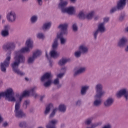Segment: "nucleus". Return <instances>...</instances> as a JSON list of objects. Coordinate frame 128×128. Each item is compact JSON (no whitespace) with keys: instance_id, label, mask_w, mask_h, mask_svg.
<instances>
[{"instance_id":"7ed1b4c3","label":"nucleus","mask_w":128,"mask_h":128,"mask_svg":"<svg viewBox=\"0 0 128 128\" xmlns=\"http://www.w3.org/2000/svg\"><path fill=\"white\" fill-rule=\"evenodd\" d=\"M126 6V0H118L116 2V6L111 8L109 10L110 14H113L118 10H122Z\"/></svg>"},{"instance_id":"680f3d73","label":"nucleus","mask_w":128,"mask_h":128,"mask_svg":"<svg viewBox=\"0 0 128 128\" xmlns=\"http://www.w3.org/2000/svg\"><path fill=\"white\" fill-rule=\"evenodd\" d=\"M29 112H34V108H30V109H29Z\"/></svg>"},{"instance_id":"c756f323","label":"nucleus","mask_w":128,"mask_h":128,"mask_svg":"<svg viewBox=\"0 0 128 128\" xmlns=\"http://www.w3.org/2000/svg\"><path fill=\"white\" fill-rule=\"evenodd\" d=\"M58 39L56 38L52 43V50H58Z\"/></svg>"},{"instance_id":"1a4fd4ad","label":"nucleus","mask_w":128,"mask_h":128,"mask_svg":"<svg viewBox=\"0 0 128 128\" xmlns=\"http://www.w3.org/2000/svg\"><path fill=\"white\" fill-rule=\"evenodd\" d=\"M10 25H6L4 26V28L0 32V35L2 38H8L10 36Z\"/></svg>"},{"instance_id":"72a5a7b5","label":"nucleus","mask_w":128,"mask_h":128,"mask_svg":"<svg viewBox=\"0 0 128 128\" xmlns=\"http://www.w3.org/2000/svg\"><path fill=\"white\" fill-rule=\"evenodd\" d=\"M19 126L21 128H26L28 126V124L26 121H22L19 122Z\"/></svg>"},{"instance_id":"69168bd1","label":"nucleus","mask_w":128,"mask_h":128,"mask_svg":"<svg viewBox=\"0 0 128 128\" xmlns=\"http://www.w3.org/2000/svg\"><path fill=\"white\" fill-rule=\"evenodd\" d=\"M62 70H64V72H66V67H63L61 69Z\"/></svg>"},{"instance_id":"e2e57ef3","label":"nucleus","mask_w":128,"mask_h":128,"mask_svg":"<svg viewBox=\"0 0 128 128\" xmlns=\"http://www.w3.org/2000/svg\"><path fill=\"white\" fill-rule=\"evenodd\" d=\"M14 112H15V116H16V104H15Z\"/></svg>"},{"instance_id":"39448f33","label":"nucleus","mask_w":128,"mask_h":128,"mask_svg":"<svg viewBox=\"0 0 128 128\" xmlns=\"http://www.w3.org/2000/svg\"><path fill=\"white\" fill-rule=\"evenodd\" d=\"M52 72H46L44 75H42L40 78V82H44L46 81L44 84V86L45 88H48L52 84Z\"/></svg>"},{"instance_id":"864d4df0","label":"nucleus","mask_w":128,"mask_h":128,"mask_svg":"<svg viewBox=\"0 0 128 128\" xmlns=\"http://www.w3.org/2000/svg\"><path fill=\"white\" fill-rule=\"evenodd\" d=\"M10 126V124L8 123V122L5 121L2 124V128H8Z\"/></svg>"},{"instance_id":"393cba45","label":"nucleus","mask_w":128,"mask_h":128,"mask_svg":"<svg viewBox=\"0 0 128 128\" xmlns=\"http://www.w3.org/2000/svg\"><path fill=\"white\" fill-rule=\"evenodd\" d=\"M14 61L11 64V68L12 72L16 74V55H15L14 57Z\"/></svg>"},{"instance_id":"6e6552de","label":"nucleus","mask_w":128,"mask_h":128,"mask_svg":"<svg viewBox=\"0 0 128 128\" xmlns=\"http://www.w3.org/2000/svg\"><path fill=\"white\" fill-rule=\"evenodd\" d=\"M86 71V67H80L78 70L76 68H74L73 70V76L74 78H76V76H78L80 74H84Z\"/></svg>"},{"instance_id":"423d86ee","label":"nucleus","mask_w":128,"mask_h":128,"mask_svg":"<svg viewBox=\"0 0 128 128\" xmlns=\"http://www.w3.org/2000/svg\"><path fill=\"white\" fill-rule=\"evenodd\" d=\"M61 10L62 14H68L70 16H74L76 14V9L74 7L71 6L69 7H66V6H64L59 8Z\"/></svg>"},{"instance_id":"f704fd0d","label":"nucleus","mask_w":128,"mask_h":128,"mask_svg":"<svg viewBox=\"0 0 128 128\" xmlns=\"http://www.w3.org/2000/svg\"><path fill=\"white\" fill-rule=\"evenodd\" d=\"M78 17L80 20H86V14L84 12L80 11L78 14Z\"/></svg>"},{"instance_id":"e433bc0d","label":"nucleus","mask_w":128,"mask_h":128,"mask_svg":"<svg viewBox=\"0 0 128 128\" xmlns=\"http://www.w3.org/2000/svg\"><path fill=\"white\" fill-rule=\"evenodd\" d=\"M38 16L36 15H34L32 16H31L30 18V22L31 24H36L38 22Z\"/></svg>"},{"instance_id":"b1692460","label":"nucleus","mask_w":128,"mask_h":128,"mask_svg":"<svg viewBox=\"0 0 128 128\" xmlns=\"http://www.w3.org/2000/svg\"><path fill=\"white\" fill-rule=\"evenodd\" d=\"M102 105V100L100 98H95V100L93 102V106L94 108H100Z\"/></svg>"},{"instance_id":"4d7b16f0","label":"nucleus","mask_w":128,"mask_h":128,"mask_svg":"<svg viewBox=\"0 0 128 128\" xmlns=\"http://www.w3.org/2000/svg\"><path fill=\"white\" fill-rule=\"evenodd\" d=\"M36 2L39 6H42V0H36Z\"/></svg>"},{"instance_id":"f257e3e1","label":"nucleus","mask_w":128,"mask_h":128,"mask_svg":"<svg viewBox=\"0 0 128 128\" xmlns=\"http://www.w3.org/2000/svg\"><path fill=\"white\" fill-rule=\"evenodd\" d=\"M2 48L4 52H8L6 54V58L3 62L0 63V69L2 72H6V68L10 66L12 60V52L16 50V44L14 42L8 43L3 45Z\"/></svg>"},{"instance_id":"49530a36","label":"nucleus","mask_w":128,"mask_h":128,"mask_svg":"<svg viewBox=\"0 0 128 128\" xmlns=\"http://www.w3.org/2000/svg\"><path fill=\"white\" fill-rule=\"evenodd\" d=\"M82 54L80 50L75 52L74 53V56L75 58H80V56H82Z\"/></svg>"},{"instance_id":"aec40b11","label":"nucleus","mask_w":128,"mask_h":128,"mask_svg":"<svg viewBox=\"0 0 128 128\" xmlns=\"http://www.w3.org/2000/svg\"><path fill=\"white\" fill-rule=\"evenodd\" d=\"M26 46L27 48L32 50L34 48V41L32 38H28L26 42Z\"/></svg>"},{"instance_id":"a211bd4d","label":"nucleus","mask_w":128,"mask_h":128,"mask_svg":"<svg viewBox=\"0 0 128 128\" xmlns=\"http://www.w3.org/2000/svg\"><path fill=\"white\" fill-rule=\"evenodd\" d=\"M96 30L100 32V34H104V32H106V25L104 24V23H99L98 25V28Z\"/></svg>"},{"instance_id":"3c124183","label":"nucleus","mask_w":128,"mask_h":128,"mask_svg":"<svg viewBox=\"0 0 128 128\" xmlns=\"http://www.w3.org/2000/svg\"><path fill=\"white\" fill-rule=\"evenodd\" d=\"M16 74L18 76H24L26 74V73L20 71L19 69H16Z\"/></svg>"},{"instance_id":"774afa93","label":"nucleus","mask_w":128,"mask_h":128,"mask_svg":"<svg viewBox=\"0 0 128 128\" xmlns=\"http://www.w3.org/2000/svg\"><path fill=\"white\" fill-rule=\"evenodd\" d=\"M125 50L128 52V46L126 47V48H125Z\"/></svg>"},{"instance_id":"c9c22d12","label":"nucleus","mask_w":128,"mask_h":128,"mask_svg":"<svg viewBox=\"0 0 128 128\" xmlns=\"http://www.w3.org/2000/svg\"><path fill=\"white\" fill-rule=\"evenodd\" d=\"M126 13H122L118 17V20L120 22H122L124 20V18H126Z\"/></svg>"},{"instance_id":"58836bf2","label":"nucleus","mask_w":128,"mask_h":128,"mask_svg":"<svg viewBox=\"0 0 128 128\" xmlns=\"http://www.w3.org/2000/svg\"><path fill=\"white\" fill-rule=\"evenodd\" d=\"M36 60V58H34L33 56L28 57L27 62L28 64H32L34 62V60Z\"/></svg>"},{"instance_id":"0eeeda50","label":"nucleus","mask_w":128,"mask_h":128,"mask_svg":"<svg viewBox=\"0 0 128 128\" xmlns=\"http://www.w3.org/2000/svg\"><path fill=\"white\" fill-rule=\"evenodd\" d=\"M68 23L60 24L58 26V28H60V33L57 34L58 38H60V36L62 34H66V36H68Z\"/></svg>"},{"instance_id":"9d476101","label":"nucleus","mask_w":128,"mask_h":128,"mask_svg":"<svg viewBox=\"0 0 128 128\" xmlns=\"http://www.w3.org/2000/svg\"><path fill=\"white\" fill-rule=\"evenodd\" d=\"M6 18L7 20H8L9 22H14L16 18V12H14V11H10V12H8L6 15Z\"/></svg>"},{"instance_id":"a18cd8bd","label":"nucleus","mask_w":128,"mask_h":128,"mask_svg":"<svg viewBox=\"0 0 128 128\" xmlns=\"http://www.w3.org/2000/svg\"><path fill=\"white\" fill-rule=\"evenodd\" d=\"M22 98L24 99V98H26V96H30V93L28 92V90H24L22 94L19 96Z\"/></svg>"},{"instance_id":"c03bdc74","label":"nucleus","mask_w":128,"mask_h":128,"mask_svg":"<svg viewBox=\"0 0 128 128\" xmlns=\"http://www.w3.org/2000/svg\"><path fill=\"white\" fill-rule=\"evenodd\" d=\"M94 12H91L88 13L86 15V18L87 20H92V17L94 16Z\"/></svg>"},{"instance_id":"bf43d9fd","label":"nucleus","mask_w":128,"mask_h":128,"mask_svg":"<svg viewBox=\"0 0 128 128\" xmlns=\"http://www.w3.org/2000/svg\"><path fill=\"white\" fill-rule=\"evenodd\" d=\"M99 124H100L98 123L94 124L92 126L91 128H96V126H98Z\"/></svg>"},{"instance_id":"09e8293b","label":"nucleus","mask_w":128,"mask_h":128,"mask_svg":"<svg viewBox=\"0 0 128 128\" xmlns=\"http://www.w3.org/2000/svg\"><path fill=\"white\" fill-rule=\"evenodd\" d=\"M30 100H26L22 105V107L23 108H24V110H26V108H28V104H30Z\"/></svg>"},{"instance_id":"a878e982","label":"nucleus","mask_w":128,"mask_h":128,"mask_svg":"<svg viewBox=\"0 0 128 128\" xmlns=\"http://www.w3.org/2000/svg\"><path fill=\"white\" fill-rule=\"evenodd\" d=\"M23 98L19 94L16 95V108H20Z\"/></svg>"},{"instance_id":"8fccbe9b","label":"nucleus","mask_w":128,"mask_h":128,"mask_svg":"<svg viewBox=\"0 0 128 128\" xmlns=\"http://www.w3.org/2000/svg\"><path fill=\"white\" fill-rule=\"evenodd\" d=\"M46 56L49 62V64H50V68L52 67V60H50V56H48V52H46Z\"/></svg>"},{"instance_id":"473e14b6","label":"nucleus","mask_w":128,"mask_h":128,"mask_svg":"<svg viewBox=\"0 0 128 128\" xmlns=\"http://www.w3.org/2000/svg\"><path fill=\"white\" fill-rule=\"evenodd\" d=\"M58 110L60 112H62L64 114L66 112V106L64 104H60L58 108Z\"/></svg>"},{"instance_id":"412c9836","label":"nucleus","mask_w":128,"mask_h":128,"mask_svg":"<svg viewBox=\"0 0 128 128\" xmlns=\"http://www.w3.org/2000/svg\"><path fill=\"white\" fill-rule=\"evenodd\" d=\"M69 62H70V59L62 58L58 61V64L60 66H64V64Z\"/></svg>"},{"instance_id":"de8ad7c7","label":"nucleus","mask_w":128,"mask_h":128,"mask_svg":"<svg viewBox=\"0 0 128 128\" xmlns=\"http://www.w3.org/2000/svg\"><path fill=\"white\" fill-rule=\"evenodd\" d=\"M72 30L74 32H76L78 30V24L76 23H74L72 25Z\"/></svg>"},{"instance_id":"9b49d317","label":"nucleus","mask_w":128,"mask_h":128,"mask_svg":"<svg viewBox=\"0 0 128 128\" xmlns=\"http://www.w3.org/2000/svg\"><path fill=\"white\" fill-rule=\"evenodd\" d=\"M128 38L126 36H123L119 40L118 42V46L120 48H124L128 44Z\"/></svg>"},{"instance_id":"4c0bfd02","label":"nucleus","mask_w":128,"mask_h":128,"mask_svg":"<svg viewBox=\"0 0 128 128\" xmlns=\"http://www.w3.org/2000/svg\"><path fill=\"white\" fill-rule=\"evenodd\" d=\"M53 84L54 86H57L58 88H62V84H60V79L58 78L54 80Z\"/></svg>"},{"instance_id":"052dcab7","label":"nucleus","mask_w":128,"mask_h":128,"mask_svg":"<svg viewBox=\"0 0 128 128\" xmlns=\"http://www.w3.org/2000/svg\"><path fill=\"white\" fill-rule=\"evenodd\" d=\"M4 120V118H2V114H0V124H2V122H3Z\"/></svg>"},{"instance_id":"f8f14e48","label":"nucleus","mask_w":128,"mask_h":128,"mask_svg":"<svg viewBox=\"0 0 128 128\" xmlns=\"http://www.w3.org/2000/svg\"><path fill=\"white\" fill-rule=\"evenodd\" d=\"M114 102V99L112 97H108L104 102L105 108H110Z\"/></svg>"},{"instance_id":"f03ea898","label":"nucleus","mask_w":128,"mask_h":128,"mask_svg":"<svg viewBox=\"0 0 128 128\" xmlns=\"http://www.w3.org/2000/svg\"><path fill=\"white\" fill-rule=\"evenodd\" d=\"M2 98H4L8 102H14L16 100L14 96V92L12 88H9L4 92H0V100Z\"/></svg>"},{"instance_id":"7c9ffc66","label":"nucleus","mask_w":128,"mask_h":128,"mask_svg":"<svg viewBox=\"0 0 128 128\" xmlns=\"http://www.w3.org/2000/svg\"><path fill=\"white\" fill-rule=\"evenodd\" d=\"M54 106L52 104H50L46 106L45 111L44 112V116H48V114L50 112V108Z\"/></svg>"},{"instance_id":"603ef678","label":"nucleus","mask_w":128,"mask_h":128,"mask_svg":"<svg viewBox=\"0 0 128 128\" xmlns=\"http://www.w3.org/2000/svg\"><path fill=\"white\" fill-rule=\"evenodd\" d=\"M110 22V18L106 17L103 18V22H102V23L106 25V24L107 22Z\"/></svg>"},{"instance_id":"37998d69","label":"nucleus","mask_w":128,"mask_h":128,"mask_svg":"<svg viewBox=\"0 0 128 128\" xmlns=\"http://www.w3.org/2000/svg\"><path fill=\"white\" fill-rule=\"evenodd\" d=\"M42 52H40V50H38L33 53L32 56L35 58H38V56H40Z\"/></svg>"},{"instance_id":"6e6d98bb","label":"nucleus","mask_w":128,"mask_h":128,"mask_svg":"<svg viewBox=\"0 0 128 128\" xmlns=\"http://www.w3.org/2000/svg\"><path fill=\"white\" fill-rule=\"evenodd\" d=\"M44 36L42 33H39L37 34V38H42Z\"/></svg>"},{"instance_id":"6ab92c4d","label":"nucleus","mask_w":128,"mask_h":128,"mask_svg":"<svg viewBox=\"0 0 128 128\" xmlns=\"http://www.w3.org/2000/svg\"><path fill=\"white\" fill-rule=\"evenodd\" d=\"M90 90V86L88 85L84 86H81L80 94L81 96H86L88 90Z\"/></svg>"},{"instance_id":"ea45409f","label":"nucleus","mask_w":128,"mask_h":128,"mask_svg":"<svg viewBox=\"0 0 128 128\" xmlns=\"http://www.w3.org/2000/svg\"><path fill=\"white\" fill-rule=\"evenodd\" d=\"M57 112H58V108H56L53 109L52 112L50 114L49 116V118H54Z\"/></svg>"},{"instance_id":"4468645a","label":"nucleus","mask_w":128,"mask_h":128,"mask_svg":"<svg viewBox=\"0 0 128 128\" xmlns=\"http://www.w3.org/2000/svg\"><path fill=\"white\" fill-rule=\"evenodd\" d=\"M127 93L126 88H124L120 90L117 94L116 96L118 98H120L122 96H124V98H126V100H128V94Z\"/></svg>"},{"instance_id":"a19ab883","label":"nucleus","mask_w":128,"mask_h":128,"mask_svg":"<svg viewBox=\"0 0 128 128\" xmlns=\"http://www.w3.org/2000/svg\"><path fill=\"white\" fill-rule=\"evenodd\" d=\"M98 34H100V32L97 29L92 32V36L94 40H98Z\"/></svg>"},{"instance_id":"20e7f679","label":"nucleus","mask_w":128,"mask_h":128,"mask_svg":"<svg viewBox=\"0 0 128 128\" xmlns=\"http://www.w3.org/2000/svg\"><path fill=\"white\" fill-rule=\"evenodd\" d=\"M96 94L94 98H102L106 94V91L104 90V86L102 83H98L95 86Z\"/></svg>"},{"instance_id":"0e129e2a","label":"nucleus","mask_w":128,"mask_h":128,"mask_svg":"<svg viewBox=\"0 0 128 128\" xmlns=\"http://www.w3.org/2000/svg\"><path fill=\"white\" fill-rule=\"evenodd\" d=\"M70 2L72 4H76V0H70Z\"/></svg>"},{"instance_id":"5fc2aeb1","label":"nucleus","mask_w":128,"mask_h":128,"mask_svg":"<svg viewBox=\"0 0 128 128\" xmlns=\"http://www.w3.org/2000/svg\"><path fill=\"white\" fill-rule=\"evenodd\" d=\"M76 106H82V100H78L76 102Z\"/></svg>"},{"instance_id":"cd10ccee","label":"nucleus","mask_w":128,"mask_h":128,"mask_svg":"<svg viewBox=\"0 0 128 128\" xmlns=\"http://www.w3.org/2000/svg\"><path fill=\"white\" fill-rule=\"evenodd\" d=\"M60 2L58 4V8H60L64 6H68V1L66 0H60Z\"/></svg>"},{"instance_id":"c85d7f7f","label":"nucleus","mask_w":128,"mask_h":128,"mask_svg":"<svg viewBox=\"0 0 128 128\" xmlns=\"http://www.w3.org/2000/svg\"><path fill=\"white\" fill-rule=\"evenodd\" d=\"M64 36H66V34H62L60 35V37H58L57 34L56 38H58H58L60 40V44L62 45H64L66 44V38H64Z\"/></svg>"},{"instance_id":"bb28decb","label":"nucleus","mask_w":128,"mask_h":128,"mask_svg":"<svg viewBox=\"0 0 128 128\" xmlns=\"http://www.w3.org/2000/svg\"><path fill=\"white\" fill-rule=\"evenodd\" d=\"M52 26V22H46L44 23L42 26V30H48Z\"/></svg>"},{"instance_id":"338daca9","label":"nucleus","mask_w":128,"mask_h":128,"mask_svg":"<svg viewBox=\"0 0 128 128\" xmlns=\"http://www.w3.org/2000/svg\"><path fill=\"white\" fill-rule=\"evenodd\" d=\"M22 0V2L23 3L28 2V0Z\"/></svg>"},{"instance_id":"ddd939ff","label":"nucleus","mask_w":128,"mask_h":128,"mask_svg":"<svg viewBox=\"0 0 128 128\" xmlns=\"http://www.w3.org/2000/svg\"><path fill=\"white\" fill-rule=\"evenodd\" d=\"M26 62V57L24 54L19 53L16 57V66H18L20 64H24Z\"/></svg>"},{"instance_id":"13d9d810","label":"nucleus","mask_w":128,"mask_h":128,"mask_svg":"<svg viewBox=\"0 0 128 128\" xmlns=\"http://www.w3.org/2000/svg\"><path fill=\"white\" fill-rule=\"evenodd\" d=\"M64 76V73L59 74L57 76L58 78H62Z\"/></svg>"},{"instance_id":"2eb2a0df","label":"nucleus","mask_w":128,"mask_h":128,"mask_svg":"<svg viewBox=\"0 0 128 128\" xmlns=\"http://www.w3.org/2000/svg\"><path fill=\"white\" fill-rule=\"evenodd\" d=\"M16 116L18 118H26V113L20 108H16Z\"/></svg>"},{"instance_id":"2f4dec72","label":"nucleus","mask_w":128,"mask_h":128,"mask_svg":"<svg viewBox=\"0 0 128 128\" xmlns=\"http://www.w3.org/2000/svg\"><path fill=\"white\" fill-rule=\"evenodd\" d=\"M30 52V48H28V47H25L22 48L20 50L17 52V54H28Z\"/></svg>"},{"instance_id":"dca6fc26","label":"nucleus","mask_w":128,"mask_h":128,"mask_svg":"<svg viewBox=\"0 0 128 128\" xmlns=\"http://www.w3.org/2000/svg\"><path fill=\"white\" fill-rule=\"evenodd\" d=\"M78 50L82 53V54H88V48L84 44L80 45Z\"/></svg>"},{"instance_id":"4be33fe9","label":"nucleus","mask_w":128,"mask_h":128,"mask_svg":"<svg viewBox=\"0 0 128 128\" xmlns=\"http://www.w3.org/2000/svg\"><path fill=\"white\" fill-rule=\"evenodd\" d=\"M38 88V87L36 86H34L32 87L31 89H30L28 91L29 96H32L34 98H36L38 96V94L36 92V89Z\"/></svg>"},{"instance_id":"f3484780","label":"nucleus","mask_w":128,"mask_h":128,"mask_svg":"<svg viewBox=\"0 0 128 128\" xmlns=\"http://www.w3.org/2000/svg\"><path fill=\"white\" fill-rule=\"evenodd\" d=\"M58 122V120L56 119H54L49 122L48 124L46 126V128H56V124Z\"/></svg>"},{"instance_id":"5701e85b","label":"nucleus","mask_w":128,"mask_h":128,"mask_svg":"<svg viewBox=\"0 0 128 128\" xmlns=\"http://www.w3.org/2000/svg\"><path fill=\"white\" fill-rule=\"evenodd\" d=\"M60 52H56V50L52 49L50 52V56L51 58H58L60 56Z\"/></svg>"},{"instance_id":"79ce46f5","label":"nucleus","mask_w":128,"mask_h":128,"mask_svg":"<svg viewBox=\"0 0 128 128\" xmlns=\"http://www.w3.org/2000/svg\"><path fill=\"white\" fill-rule=\"evenodd\" d=\"M93 120L94 118L92 117L87 118L84 122L85 124H86V126H90V124H92Z\"/></svg>"}]
</instances>
